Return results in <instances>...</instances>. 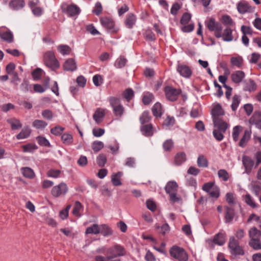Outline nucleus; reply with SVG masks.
Segmentation results:
<instances>
[{
  "mask_svg": "<svg viewBox=\"0 0 261 261\" xmlns=\"http://www.w3.org/2000/svg\"><path fill=\"white\" fill-rule=\"evenodd\" d=\"M108 101L112 108L114 115L118 119L121 118L125 113V108L121 104L120 99L116 97L111 96Z\"/></svg>",
  "mask_w": 261,
  "mask_h": 261,
  "instance_id": "f257e3e1",
  "label": "nucleus"
},
{
  "mask_svg": "<svg viewBox=\"0 0 261 261\" xmlns=\"http://www.w3.org/2000/svg\"><path fill=\"white\" fill-rule=\"evenodd\" d=\"M107 254L110 258V260L118 257L123 256L126 255L125 249L119 244H115L107 249Z\"/></svg>",
  "mask_w": 261,
  "mask_h": 261,
  "instance_id": "f03ea898",
  "label": "nucleus"
},
{
  "mask_svg": "<svg viewBox=\"0 0 261 261\" xmlns=\"http://www.w3.org/2000/svg\"><path fill=\"white\" fill-rule=\"evenodd\" d=\"M205 25L210 31L214 32L216 38L222 37V26L220 22L216 21L214 18H211L205 21Z\"/></svg>",
  "mask_w": 261,
  "mask_h": 261,
  "instance_id": "7ed1b4c3",
  "label": "nucleus"
},
{
  "mask_svg": "<svg viewBox=\"0 0 261 261\" xmlns=\"http://www.w3.org/2000/svg\"><path fill=\"white\" fill-rule=\"evenodd\" d=\"M61 9L63 13L70 17L77 16L81 12L80 8L77 5L74 4L69 5L66 3L61 4Z\"/></svg>",
  "mask_w": 261,
  "mask_h": 261,
  "instance_id": "20e7f679",
  "label": "nucleus"
},
{
  "mask_svg": "<svg viewBox=\"0 0 261 261\" xmlns=\"http://www.w3.org/2000/svg\"><path fill=\"white\" fill-rule=\"evenodd\" d=\"M170 255L179 261H187L188 255L185 250L177 246H173L169 251Z\"/></svg>",
  "mask_w": 261,
  "mask_h": 261,
  "instance_id": "39448f33",
  "label": "nucleus"
},
{
  "mask_svg": "<svg viewBox=\"0 0 261 261\" xmlns=\"http://www.w3.org/2000/svg\"><path fill=\"white\" fill-rule=\"evenodd\" d=\"M44 62L46 66L52 70L58 69L60 64L56 59L55 54L52 51H47L44 55Z\"/></svg>",
  "mask_w": 261,
  "mask_h": 261,
  "instance_id": "423d86ee",
  "label": "nucleus"
},
{
  "mask_svg": "<svg viewBox=\"0 0 261 261\" xmlns=\"http://www.w3.org/2000/svg\"><path fill=\"white\" fill-rule=\"evenodd\" d=\"M177 184L174 181H169L165 188L166 192L170 196V200L173 202L179 200V198L177 197Z\"/></svg>",
  "mask_w": 261,
  "mask_h": 261,
  "instance_id": "0eeeda50",
  "label": "nucleus"
},
{
  "mask_svg": "<svg viewBox=\"0 0 261 261\" xmlns=\"http://www.w3.org/2000/svg\"><path fill=\"white\" fill-rule=\"evenodd\" d=\"M228 248L231 254L234 255H243L244 251L241 246H240L238 240H236L234 237H230Z\"/></svg>",
  "mask_w": 261,
  "mask_h": 261,
  "instance_id": "6e6552de",
  "label": "nucleus"
},
{
  "mask_svg": "<svg viewBox=\"0 0 261 261\" xmlns=\"http://www.w3.org/2000/svg\"><path fill=\"white\" fill-rule=\"evenodd\" d=\"M164 91L166 98L170 101L177 100L181 93L180 89H176L170 86H166Z\"/></svg>",
  "mask_w": 261,
  "mask_h": 261,
  "instance_id": "1a4fd4ad",
  "label": "nucleus"
},
{
  "mask_svg": "<svg viewBox=\"0 0 261 261\" xmlns=\"http://www.w3.org/2000/svg\"><path fill=\"white\" fill-rule=\"evenodd\" d=\"M68 191L67 185L65 182H62L53 187L51 194L53 197L57 198L66 195Z\"/></svg>",
  "mask_w": 261,
  "mask_h": 261,
  "instance_id": "9d476101",
  "label": "nucleus"
},
{
  "mask_svg": "<svg viewBox=\"0 0 261 261\" xmlns=\"http://www.w3.org/2000/svg\"><path fill=\"white\" fill-rule=\"evenodd\" d=\"M100 21L101 25L110 32H117L118 29L115 27V22L112 18L108 17H104L101 18Z\"/></svg>",
  "mask_w": 261,
  "mask_h": 261,
  "instance_id": "9b49d317",
  "label": "nucleus"
},
{
  "mask_svg": "<svg viewBox=\"0 0 261 261\" xmlns=\"http://www.w3.org/2000/svg\"><path fill=\"white\" fill-rule=\"evenodd\" d=\"M242 163L245 168V172L250 174L255 164L254 160L251 157L244 155L242 156Z\"/></svg>",
  "mask_w": 261,
  "mask_h": 261,
  "instance_id": "f8f14e48",
  "label": "nucleus"
},
{
  "mask_svg": "<svg viewBox=\"0 0 261 261\" xmlns=\"http://www.w3.org/2000/svg\"><path fill=\"white\" fill-rule=\"evenodd\" d=\"M224 114V111L219 103L216 104L211 111L213 120L223 118Z\"/></svg>",
  "mask_w": 261,
  "mask_h": 261,
  "instance_id": "ddd939ff",
  "label": "nucleus"
},
{
  "mask_svg": "<svg viewBox=\"0 0 261 261\" xmlns=\"http://www.w3.org/2000/svg\"><path fill=\"white\" fill-rule=\"evenodd\" d=\"M176 70L181 76L186 78L190 77L192 74V70L186 65L178 64Z\"/></svg>",
  "mask_w": 261,
  "mask_h": 261,
  "instance_id": "4468645a",
  "label": "nucleus"
},
{
  "mask_svg": "<svg viewBox=\"0 0 261 261\" xmlns=\"http://www.w3.org/2000/svg\"><path fill=\"white\" fill-rule=\"evenodd\" d=\"M237 10L241 14H244L247 12H252L254 8L252 7L247 2L242 1L237 5Z\"/></svg>",
  "mask_w": 261,
  "mask_h": 261,
  "instance_id": "2eb2a0df",
  "label": "nucleus"
},
{
  "mask_svg": "<svg viewBox=\"0 0 261 261\" xmlns=\"http://www.w3.org/2000/svg\"><path fill=\"white\" fill-rule=\"evenodd\" d=\"M213 121L214 126L222 132H225L229 126L227 120L224 119L223 117L213 120Z\"/></svg>",
  "mask_w": 261,
  "mask_h": 261,
  "instance_id": "dca6fc26",
  "label": "nucleus"
},
{
  "mask_svg": "<svg viewBox=\"0 0 261 261\" xmlns=\"http://www.w3.org/2000/svg\"><path fill=\"white\" fill-rule=\"evenodd\" d=\"M5 27L0 28V38L8 43H12L14 41V37L12 33L9 30L4 31Z\"/></svg>",
  "mask_w": 261,
  "mask_h": 261,
  "instance_id": "f3484780",
  "label": "nucleus"
},
{
  "mask_svg": "<svg viewBox=\"0 0 261 261\" xmlns=\"http://www.w3.org/2000/svg\"><path fill=\"white\" fill-rule=\"evenodd\" d=\"M251 135V131L250 130L246 129L243 133V135L241 138V139L238 141V145L244 148L247 145L250 139Z\"/></svg>",
  "mask_w": 261,
  "mask_h": 261,
  "instance_id": "a211bd4d",
  "label": "nucleus"
},
{
  "mask_svg": "<svg viewBox=\"0 0 261 261\" xmlns=\"http://www.w3.org/2000/svg\"><path fill=\"white\" fill-rule=\"evenodd\" d=\"M245 76V73L244 71L237 70L231 74V79L233 83L239 84L243 81Z\"/></svg>",
  "mask_w": 261,
  "mask_h": 261,
  "instance_id": "6ab92c4d",
  "label": "nucleus"
},
{
  "mask_svg": "<svg viewBox=\"0 0 261 261\" xmlns=\"http://www.w3.org/2000/svg\"><path fill=\"white\" fill-rule=\"evenodd\" d=\"M106 109L101 108H98L96 110L93 116V118L97 124H99L102 122L106 115Z\"/></svg>",
  "mask_w": 261,
  "mask_h": 261,
  "instance_id": "aec40b11",
  "label": "nucleus"
},
{
  "mask_svg": "<svg viewBox=\"0 0 261 261\" xmlns=\"http://www.w3.org/2000/svg\"><path fill=\"white\" fill-rule=\"evenodd\" d=\"M226 234L223 231L216 234L213 239V242L218 245H223L225 242Z\"/></svg>",
  "mask_w": 261,
  "mask_h": 261,
  "instance_id": "412c9836",
  "label": "nucleus"
},
{
  "mask_svg": "<svg viewBox=\"0 0 261 261\" xmlns=\"http://www.w3.org/2000/svg\"><path fill=\"white\" fill-rule=\"evenodd\" d=\"M25 6L24 0H11L9 7L14 10H19Z\"/></svg>",
  "mask_w": 261,
  "mask_h": 261,
  "instance_id": "4be33fe9",
  "label": "nucleus"
},
{
  "mask_svg": "<svg viewBox=\"0 0 261 261\" xmlns=\"http://www.w3.org/2000/svg\"><path fill=\"white\" fill-rule=\"evenodd\" d=\"M63 67L67 71H74L76 69V64L74 60L72 58L67 59L64 63Z\"/></svg>",
  "mask_w": 261,
  "mask_h": 261,
  "instance_id": "5701e85b",
  "label": "nucleus"
},
{
  "mask_svg": "<svg viewBox=\"0 0 261 261\" xmlns=\"http://www.w3.org/2000/svg\"><path fill=\"white\" fill-rule=\"evenodd\" d=\"M151 111L153 115L155 117H161L163 113L162 107L160 102H156L152 107Z\"/></svg>",
  "mask_w": 261,
  "mask_h": 261,
  "instance_id": "b1692460",
  "label": "nucleus"
},
{
  "mask_svg": "<svg viewBox=\"0 0 261 261\" xmlns=\"http://www.w3.org/2000/svg\"><path fill=\"white\" fill-rule=\"evenodd\" d=\"M187 160L186 154L184 152H179L176 154L174 157V163L176 165L179 166Z\"/></svg>",
  "mask_w": 261,
  "mask_h": 261,
  "instance_id": "393cba45",
  "label": "nucleus"
},
{
  "mask_svg": "<svg viewBox=\"0 0 261 261\" xmlns=\"http://www.w3.org/2000/svg\"><path fill=\"white\" fill-rule=\"evenodd\" d=\"M248 236L250 240L260 238L261 232L255 227H252L248 231Z\"/></svg>",
  "mask_w": 261,
  "mask_h": 261,
  "instance_id": "a878e982",
  "label": "nucleus"
},
{
  "mask_svg": "<svg viewBox=\"0 0 261 261\" xmlns=\"http://www.w3.org/2000/svg\"><path fill=\"white\" fill-rule=\"evenodd\" d=\"M142 134L147 137L152 136L153 134V126L151 124L143 125L141 127Z\"/></svg>",
  "mask_w": 261,
  "mask_h": 261,
  "instance_id": "bb28decb",
  "label": "nucleus"
},
{
  "mask_svg": "<svg viewBox=\"0 0 261 261\" xmlns=\"http://www.w3.org/2000/svg\"><path fill=\"white\" fill-rule=\"evenodd\" d=\"M256 88L257 86L255 82L252 79H249L245 83L243 90L245 91L253 92L256 90Z\"/></svg>",
  "mask_w": 261,
  "mask_h": 261,
  "instance_id": "cd10ccee",
  "label": "nucleus"
},
{
  "mask_svg": "<svg viewBox=\"0 0 261 261\" xmlns=\"http://www.w3.org/2000/svg\"><path fill=\"white\" fill-rule=\"evenodd\" d=\"M244 63V60L241 56L232 57L230 59V63L232 66L241 68Z\"/></svg>",
  "mask_w": 261,
  "mask_h": 261,
  "instance_id": "c85d7f7f",
  "label": "nucleus"
},
{
  "mask_svg": "<svg viewBox=\"0 0 261 261\" xmlns=\"http://www.w3.org/2000/svg\"><path fill=\"white\" fill-rule=\"evenodd\" d=\"M243 127L241 125H237L233 127L232 137L235 142L239 141L240 135L243 132Z\"/></svg>",
  "mask_w": 261,
  "mask_h": 261,
  "instance_id": "c756f323",
  "label": "nucleus"
},
{
  "mask_svg": "<svg viewBox=\"0 0 261 261\" xmlns=\"http://www.w3.org/2000/svg\"><path fill=\"white\" fill-rule=\"evenodd\" d=\"M136 21V17L133 14H129L125 21V24L127 28L131 29L135 24Z\"/></svg>",
  "mask_w": 261,
  "mask_h": 261,
  "instance_id": "7c9ffc66",
  "label": "nucleus"
},
{
  "mask_svg": "<svg viewBox=\"0 0 261 261\" xmlns=\"http://www.w3.org/2000/svg\"><path fill=\"white\" fill-rule=\"evenodd\" d=\"M225 220L226 223H230L234 217V212L233 209L228 207L227 206L225 207Z\"/></svg>",
  "mask_w": 261,
  "mask_h": 261,
  "instance_id": "2f4dec72",
  "label": "nucleus"
},
{
  "mask_svg": "<svg viewBox=\"0 0 261 261\" xmlns=\"http://www.w3.org/2000/svg\"><path fill=\"white\" fill-rule=\"evenodd\" d=\"M7 122L11 125V128L13 130L18 129L22 127V124L20 121L16 118L9 119L7 120Z\"/></svg>",
  "mask_w": 261,
  "mask_h": 261,
  "instance_id": "473e14b6",
  "label": "nucleus"
},
{
  "mask_svg": "<svg viewBox=\"0 0 261 261\" xmlns=\"http://www.w3.org/2000/svg\"><path fill=\"white\" fill-rule=\"evenodd\" d=\"M243 198L245 203L251 207L254 208L258 207V204L255 203L253 198L250 194H247L243 196Z\"/></svg>",
  "mask_w": 261,
  "mask_h": 261,
  "instance_id": "72a5a7b5",
  "label": "nucleus"
},
{
  "mask_svg": "<svg viewBox=\"0 0 261 261\" xmlns=\"http://www.w3.org/2000/svg\"><path fill=\"white\" fill-rule=\"evenodd\" d=\"M20 171L22 175L27 178L32 179L35 175L34 171L29 167H22L21 168Z\"/></svg>",
  "mask_w": 261,
  "mask_h": 261,
  "instance_id": "f704fd0d",
  "label": "nucleus"
},
{
  "mask_svg": "<svg viewBox=\"0 0 261 261\" xmlns=\"http://www.w3.org/2000/svg\"><path fill=\"white\" fill-rule=\"evenodd\" d=\"M83 210V206L82 203L80 201H76L74 203L72 213L73 215H74L75 216L80 217L81 216L80 212Z\"/></svg>",
  "mask_w": 261,
  "mask_h": 261,
  "instance_id": "c9c22d12",
  "label": "nucleus"
},
{
  "mask_svg": "<svg viewBox=\"0 0 261 261\" xmlns=\"http://www.w3.org/2000/svg\"><path fill=\"white\" fill-rule=\"evenodd\" d=\"M31 133V130L28 127H24L16 136L18 140L25 139L29 137Z\"/></svg>",
  "mask_w": 261,
  "mask_h": 261,
  "instance_id": "e433bc0d",
  "label": "nucleus"
},
{
  "mask_svg": "<svg viewBox=\"0 0 261 261\" xmlns=\"http://www.w3.org/2000/svg\"><path fill=\"white\" fill-rule=\"evenodd\" d=\"M20 90L24 93L28 92L33 93V91L32 90V86L30 84L29 82L26 79H24L23 80L22 83L20 86Z\"/></svg>",
  "mask_w": 261,
  "mask_h": 261,
  "instance_id": "4c0bfd02",
  "label": "nucleus"
},
{
  "mask_svg": "<svg viewBox=\"0 0 261 261\" xmlns=\"http://www.w3.org/2000/svg\"><path fill=\"white\" fill-rule=\"evenodd\" d=\"M223 40L225 41H231L233 40V36L232 35V30L229 28H226L223 33H222V37Z\"/></svg>",
  "mask_w": 261,
  "mask_h": 261,
  "instance_id": "58836bf2",
  "label": "nucleus"
},
{
  "mask_svg": "<svg viewBox=\"0 0 261 261\" xmlns=\"http://www.w3.org/2000/svg\"><path fill=\"white\" fill-rule=\"evenodd\" d=\"M99 230L100 231V233L105 237L110 236L113 233L112 230L106 224L99 225Z\"/></svg>",
  "mask_w": 261,
  "mask_h": 261,
  "instance_id": "ea45409f",
  "label": "nucleus"
},
{
  "mask_svg": "<svg viewBox=\"0 0 261 261\" xmlns=\"http://www.w3.org/2000/svg\"><path fill=\"white\" fill-rule=\"evenodd\" d=\"M100 231L99 225L96 224H94L86 228L85 233L86 234H97L100 233Z\"/></svg>",
  "mask_w": 261,
  "mask_h": 261,
  "instance_id": "a19ab883",
  "label": "nucleus"
},
{
  "mask_svg": "<svg viewBox=\"0 0 261 261\" xmlns=\"http://www.w3.org/2000/svg\"><path fill=\"white\" fill-rule=\"evenodd\" d=\"M261 119V112L256 111L254 113L253 115L249 120V123L251 124L257 125Z\"/></svg>",
  "mask_w": 261,
  "mask_h": 261,
  "instance_id": "79ce46f5",
  "label": "nucleus"
},
{
  "mask_svg": "<svg viewBox=\"0 0 261 261\" xmlns=\"http://www.w3.org/2000/svg\"><path fill=\"white\" fill-rule=\"evenodd\" d=\"M199 167L206 168L208 166V162L206 158L202 154L199 155L197 161Z\"/></svg>",
  "mask_w": 261,
  "mask_h": 261,
  "instance_id": "37998d69",
  "label": "nucleus"
},
{
  "mask_svg": "<svg viewBox=\"0 0 261 261\" xmlns=\"http://www.w3.org/2000/svg\"><path fill=\"white\" fill-rule=\"evenodd\" d=\"M153 99L154 96L152 93L149 92H145L142 97V102L145 105H148L150 103Z\"/></svg>",
  "mask_w": 261,
  "mask_h": 261,
  "instance_id": "c03bdc74",
  "label": "nucleus"
},
{
  "mask_svg": "<svg viewBox=\"0 0 261 261\" xmlns=\"http://www.w3.org/2000/svg\"><path fill=\"white\" fill-rule=\"evenodd\" d=\"M47 125V123L42 120L36 119L32 123V126L36 129H42Z\"/></svg>",
  "mask_w": 261,
  "mask_h": 261,
  "instance_id": "a18cd8bd",
  "label": "nucleus"
},
{
  "mask_svg": "<svg viewBox=\"0 0 261 261\" xmlns=\"http://www.w3.org/2000/svg\"><path fill=\"white\" fill-rule=\"evenodd\" d=\"M249 245L253 249L258 250L261 249L260 238L251 240L249 242Z\"/></svg>",
  "mask_w": 261,
  "mask_h": 261,
  "instance_id": "49530a36",
  "label": "nucleus"
},
{
  "mask_svg": "<svg viewBox=\"0 0 261 261\" xmlns=\"http://www.w3.org/2000/svg\"><path fill=\"white\" fill-rule=\"evenodd\" d=\"M122 172H118L112 176V182L113 185L115 186L121 185L122 183L120 181V178L122 176Z\"/></svg>",
  "mask_w": 261,
  "mask_h": 261,
  "instance_id": "de8ad7c7",
  "label": "nucleus"
},
{
  "mask_svg": "<svg viewBox=\"0 0 261 261\" xmlns=\"http://www.w3.org/2000/svg\"><path fill=\"white\" fill-rule=\"evenodd\" d=\"M57 49L63 55H69L71 51V48L67 45H60L57 47Z\"/></svg>",
  "mask_w": 261,
  "mask_h": 261,
  "instance_id": "09e8293b",
  "label": "nucleus"
},
{
  "mask_svg": "<svg viewBox=\"0 0 261 261\" xmlns=\"http://www.w3.org/2000/svg\"><path fill=\"white\" fill-rule=\"evenodd\" d=\"M126 62V59L121 56L116 60L114 66L117 68H121L125 66Z\"/></svg>",
  "mask_w": 261,
  "mask_h": 261,
  "instance_id": "8fccbe9b",
  "label": "nucleus"
},
{
  "mask_svg": "<svg viewBox=\"0 0 261 261\" xmlns=\"http://www.w3.org/2000/svg\"><path fill=\"white\" fill-rule=\"evenodd\" d=\"M241 96L238 95H233L232 99V103L231 105V109L233 111H236L241 102Z\"/></svg>",
  "mask_w": 261,
  "mask_h": 261,
  "instance_id": "3c124183",
  "label": "nucleus"
},
{
  "mask_svg": "<svg viewBox=\"0 0 261 261\" xmlns=\"http://www.w3.org/2000/svg\"><path fill=\"white\" fill-rule=\"evenodd\" d=\"M151 119L149 111H144L140 117V121L141 124L149 122Z\"/></svg>",
  "mask_w": 261,
  "mask_h": 261,
  "instance_id": "603ef678",
  "label": "nucleus"
},
{
  "mask_svg": "<svg viewBox=\"0 0 261 261\" xmlns=\"http://www.w3.org/2000/svg\"><path fill=\"white\" fill-rule=\"evenodd\" d=\"M122 96L127 101L129 102L134 96V91L130 88H127L124 91Z\"/></svg>",
  "mask_w": 261,
  "mask_h": 261,
  "instance_id": "864d4df0",
  "label": "nucleus"
},
{
  "mask_svg": "<svg viewBox=\"0 0 261 261\" xmlns=\"http://www.w3.org/2000/svg\"><path fill=\"white\" fill-rule=\"evenodd\" d=\"M174 142L172 139L166 140L163 144V147L165 151L169 152L173 148Z\"/></svg>",
  "mask_w": 261,
  "mask_h": 261,
  "instance_id": "5fc2aeb1",
  "label": "nucleus"
},
{
  "mask_svg": "<svg viewBox=\"0 0 261 261\" xmlns=\"http://www.w3.org/2000/svg\"><path fill=\"white\" fill-rule=\"evenodd\" d=\"M61 140L64 144L70 145L72 143L73 137L71 134L65 133L62 135Z\"/></svg>",
  "mask_w": 261,
  "mask_h": 261,
  "instance_id": "6e6d98bb",
  "label": "nucleus"
},
{
  "mask_svg": "<svg viewBox=\"0 0 261 261\" xmlns=\"http://www.w3.org/2000/svg\"><path fill=\"white\" fill-rule=\"evenodd\" d=\"M23 152H32L38 147L34 143H28L21 146Z\"/></svg>",
  "mask_w": 261,
  "mask_h": 261,
  "instance_id": "4d7b16f0",
  "label": "nucleus"
},
{
  "mask_svg": "<svg viewBox=\"0 0 261 261\" xmlns=\"http://www.w3.org/2000/svg\"><path fill=\"white\" fill-rule=\"evenodd\" d=\"M103 147L104 144L101 141H94L92 144V148L95 152L99 151Z\"/></svg>",
  "mask_w": 261,
  "mask_h": 261,
  "instance_id": "13d9d810",
  "label": "nucleus"
},
{
  "mask_svg": "<svg viewBox=\"0 0 261 261\" xmlns=\"http://www.w3.org/2000/svg\"><path fill=\"white\" fill-rule=\"evenodd\" d=\"M36 140L40 146L46 147L50 146L49 142L44 137L38 136L36 138Z\"/></svg>",
  "mask_w": 261,
  "mask_h": 261,
  "instance_id": "bf43d9fd",
  "label": "nucleus"
},
{
  "mask_svg": "<svg viewBox=\"0 0 261 261\" xmlns=\"http://www.w3.org/2000/svg\"><path fill=\"white\" fill-rule=\"evenodd\" d=\"M218 175L224 181H227L229 177L228 172L225 169L219 170L218 172Z\"/></svg>",
  "mask_w": 261,
  "mask_h": 261,
  "instance_id": "052dcab7",
  "label": "nucleus"
},
{
  "mask_svg": "<svg viewBox=\"0 0 261 261\" xmlns=\"http://www.w3.org/2000/svg\"><path fill=\"white\" fill-rule=\"evenodd\" d=\"M107 157L103 154H100L97 157V163L99 167H103L107 162Z\"/></svg>",
  "mask_w": 261,
  "mask_h": 261,
  "instance_id": "680f3d73",
  "label": "nucleus"
},
{
  "mask_svg": "<svg viewBox=\"0 0 261 261\" xmlns=\"http://www.w3.org/2000/svg\"><path fill=\"white\" fill-rule=\"evenodd\" d=\"M64 129V127L58 125L50 129V133L55 136H59L62 133Z\"/></svg>",
  "mask_w": 261,
  "mask_h": 261,
  "instance_id": "e2e57ef3",
  "label": "nucleus"
},
{
  "mask_svg": "<svg viewBox=\"0 0 261 261\" xmlns=\"http://www.w3.org/2000/svg\"><path fill=\"white\" fill-rule=\"evenodd\" d=\"M175 119L173 117L168 116L163 122V125L167 127L172 126L175 123Z\"/></svg>",
  "mask_w": 261,
  "mask_h": 261,
  "instance_id": "0e129e2a",
  "label": "nucleus"
},
{
  "mask_svg": "<svg viewBox=\"0 0 261 261\" xmlns=\"http://www.w3.org/2000/svg\"><path fill=\"white\" fill-rule=\"evenodd\" d=\"M144 37L146 40L154 41L155 40L154 34L150 30H146L144 33Z\"/></svg>",
  "mask_w": 261,
  "mask_h": 261,
  "instance_id": "69168bd1",
  "label": "nucleus"
},
{
  "mask_svg": "<svg viewBox=\"0 0 261 261\" xmlns=\"http://www.w3.org/2000/svg\"><path fill=\"white\" fill-rule=\"evenodd\" d=\"M211 197L218 198L220 196V190L218 187L215 186L208 193Z\"/></svg>",
  "mask_w": 261,
  "mask_h": 261,
  "instance_id": "338daca9",
  "label": "nucleus"
},
{
  "mask_svg": "<svg viewBox=\"0 0 261 261\" xmlns=\"http://www.w3.org/2000/svg\"><path fill=\"white\" fill-rule=\"evenodd\" d=\"M222 21L225 25H232L233 24V20L230 16L228 15L222 16Z\"/></svg>",
  "mask_w": 261,
  "mask_h": 261,
  "instance_id": "774afa93",
  "label": "nucleus"
}]
</instances>
